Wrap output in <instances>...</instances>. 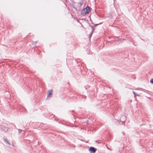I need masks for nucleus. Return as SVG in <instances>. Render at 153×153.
Instances as JSON below:
<instances>
[{
	"label": "nucleus",
	"mask_w": 153,
	"mask_h": 153,
	"mask_svg": "<svg viewBox=\"0 0 153 153\" xmlns=\"http://www.w3.org/2000/svg\"><path fill=\"white\" fill-rule=\"evenodd\" d=\"M97 150V149L94 147H90L89 149V151L91 153H94Z\"/></svg>",
	"instance_id": "1"
},
{
	"label": "nucleus",
	"mask_w": 153,
	"mask_h": 153,
	"mask_svg": "<svg viewBox=\"0 0 153 153\" xmlns=\"http://www.w3.org/2000/svg\"><path fill=\"white\" fill-rule=\"evenodd\" d=\"M84 9L85 10L86 13H87V14L90 11V8L88 6Z\"/></svg>",
	"instance_id": "2"
},
{
	"label": "nucleus",
	"mask_w": 153,
	"mask_h": 153,
	"mask_svg": "<svg viewBox=\"0 0 153 153\" xmlns=\"http://www.w3.org/2000/svg\"><path fill=\"white\" fill-rule=\"evenodd\" d=\"M1 131H4L5 132L7 130V128L3 126H1L0 127Z\"/></svg>",
	"instance_id": "3"
},
{
	"label": "nucleus",
	"mask_w": 153,
	"mask_h": 153,
	"mask_svg": "<svg viewBox=\"0 0 153 153\" xmlns=\"http://www.w3.org/2000/svg\"><path fill=\"white\" fill-rule=\"evenodd\" d=\"M52 93V90H50L48 91L47 92V97H49L50 95H51Z\"/></svg>",
	"instance_id": "4"
},
{
	"label": "nucleus",
	"mask_w": 153,
	"mask_h": 153,
	"mask_svg": "<svg viewBox=\"0 0 153 153\" xmlns=\"http://www.w3.org/2000/svg\"><path fill=\"white\" fill-rule=\"evenodd\" d=\"M81 14L83 16H85L87 13H86V11L85 10L83 9L81 11Z\"/></svg>",
	"instance_id": "5"
},
{
	"label": "nucleus",
	"mask_w": 153,
	"mask_h": 153,
	"mask_svg": "<svg viewBox=\"0 0 153 153\" xmlns=\"http://www.w3.org/2000/svg\"><path fill=\"white\" fill-rule=\"evenodd\" d=\"M4 142H6V143H7L8 144V145H10V143H9V141H8V140H7V139H4Z\"/></svg>",
	"instance_id": "6"
},
{
	"label": "nucleus",
	"mask_w": 153,
	"mask_h": 153,
	"mask_svg": "<svg viewBox=\"0 0 153 153\" xmlns=\"http://www.w3.org/2000/svg\"><path fill=\"white\" fill-rule=\"evenodd\" d=\"M133 93L134 94V97H136V96H139V95L138 94H136L134 91H133Z\"/></svg>",
	"instance_id": "7"
},
{
	"label": "nucleus",
	"mask_w": 153,
	"mask_h": 153,
	"mask_svg": "<svg viewBox=\"0 0 153 153\" xmlns=\"http://www.w3.org/2000/svg\"><path fill=\"white\" fill-rule=\"evenodd\" d=\"M91 28L92 29V32H93V31H94V26H91Z\"/></svg>",
	"instance_id": "8"
},
{
	"label": "nucleus",
	"mask_w": 153,
	"mask_h": 153,
	"mask_svg": "<svg viewBox=\"0 0 153 153\" xmlns=\"http://www.w3.org/2000/svg\"><path fill=\"white\" fill-rule=\"evenodd\" d=\"M93 32H92L90 33V34L89 35V37L91 38Z\"/></svg>",
	"instance_id": "9"
},
{
	"label": "nucleus",
	"mask_w": 153,
	"mask_h": 153,
	"mask_svg": "<svg viewBox=\"0 0 153 153\" xmlns=\"http://www.w3.org/2000/svg\"><path fill=\"white\" fill-rule=\"evenodd\" d=\"M150 82L151 83H153V79H151Z\"/></svg>",
	"instance_id": "10"
},
{
	"label": "nucleus",
	"mask_w": 153,
	"mask_h": 153,
	"mask_svg": "<svg viewBox=\"0 0 153 153\" xmlns=\"http://www.w3.org/2000/svg\"><path fill=\"white\" fill-rule=\"evenodd\" d=\"M99 24H97L96 25H98Z\"/></svg>",
	"instance_id": "11"
}]
</instances>
